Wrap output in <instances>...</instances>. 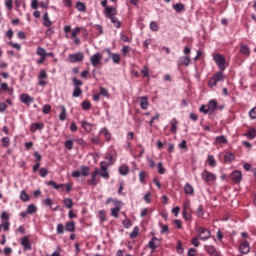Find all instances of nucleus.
<instances>
[{
  "mask_svg": "<svg viewBox=\"0 0 256 256\" xmlns=\"http://www.w3.org/2000/svg\"><path fill=\"white\" fill-rule=\"evenodd\" d=\"M176 251H177L178 255H183L185 250L183 249V246L181 245V241H178Z\"/></svg>",
  "mask_w": 256,
  "mask_h": 256,
  "instance_id": "57",
  "label": "nucleus"
},
{
  "mask_svg": "<svg viewBox=\"0 0 256 256\" xmlns=\"http://www.w3.org/2000/svg\"><path fill=\"white\" fill-rule=\"evenodd\" d=\"M20 243L26 251H31V242H29L28 236H24L23 238H21Z\"/></svg>",
  "mask_w": 256,
  "mask_h": 256,
  "instance_id": "18",
  "label": "nucleus"
},
{
  "mask_svg": "<svg viewBox=\"0 0 256 256\" xmlns=\"http://www.w3.org/2000/svg\"><path fill=\"white\" fill-rule=\"evenodd\" d=\"M65 230L69 233L75 232V221H70L66 223Z\"/></svg>",
  "mask_w": 256,
  "mask_h": 256,
  "instance_id": "29",
  "label": "nucleus"
},
{
  "mask_svg": "<svg viewBox=\"0 0 256 256\" xmlns=\"http://www.w3.org/2000/svg\"><path fill=\"white\" fill-rule=\"evenodd\" d=\"M225 81V76L223 75V71H219L216 74H214L208 81L209 87H217V83Z\"/></svg>",
  "mask_w": 256,
  "mask_h": 256,
  "instance_id": "1",
  "label": "nucleus"
},
{
  "mask_svg": "<svg viewBox=\"0 0 256 256\" xmlns=\"http://www.w3.org/2000/svg\"><path fill=\"white\" fill-rule=\"evenodd\" d=\"M38 78L39 80L47 79V72L45 70H41Z\"/></svg>",
  "mask_w": 256,
  "mask_h": 256,
  "instance_id": "63",
  "label": "nucleus"
},
{
  "mask_svg": "<svg viewBox=\"0 0 256 256\" xmlns=\"http://www.w3.org/2000/svg\"><path fill=\"white\" fill-rule=\"evenodd\" d=\"M110 21H111L112 25H114V27H116V29L121 28V21H119V18H117L116 16L110 18Z\"/></svg>",
  "mask_w": 256,
  "mask_h": 256,
  "instance_id": "36",
  "label": "nucleus"
},
{
  "mask_svg": "<svg viewBox=\"0 0 256 256\" xmlns=\"http://www.w3.org/2000/svg\"><path fill=\"white\" fill-rule=\"evenodd\" d=\"M118 171L120 175H123L125 177L126 175H129V166L122 165L119 167Z\"/></svg>",
  "mask_w": 256,
  "mask_h": 256,
  "instance_id": "32",
  "label": "nucleus"
},
{
  "mask_svg": "<svg viewBox=\"0 0 256 256\" xmlns=\"http://www.w3.org/2000/svg\"><path fill=\"white\" fill-rule=\"evenodd\" d=\"M159 175H165V168L163 167V162L157 164Z\"/></svg>",
  "mask_w": 256,
  "mask_h": 256,
  "instance_id": "51",
  "label": "nucleus"
},
{
  "mask_svg": "<svg viewBox=\"0 0 256 256\" xmlns=\"http://www.w3.org/2000/svg\"><path fill=\"white\" fill-rule=\"evenodd\" d=\"M139 235V228L137 226H135L133 228V231L130 233V239H136V237H138Z\"/></svg>",
  "mask_w": 256,
  "mask_h": 256,
  "instance_id": "47",
  "label": "nucleus"
},
{
  "mask_svg": "<svg viewBox=\"0 0 256 256\" xmlns=\"http://www.w3.org/2000/svg\"><path fill=\"white\" fill-rule=\"evenodd\" d=\"M244 137H247V139H255L256 137V129L252 128L247 133L244 134Z\"/></svg>",
  "mask_w": 256,
  "mask_h": 256,
  "instance_id": "31",
  "label": "nucleus"
},
{
  "mask_svg": "<svg viewBox=\"0 0 256 256\" xmlns=\"http://www.w3.org/2000/svg\"><path fill=\"white\" fill-rule=\"evenodd\" d=\"M122 203L123 202H121V200H114L115 207L111 209V216L115 217V219L119 217V211H121Z\"/></svg>",
  "mask_w": 256,
  "mask_h": 256,
  "instance_id": "8",
  "label": "nucleus"
},
{
  "mask_svg": "<svg viewBox=\"0 0 256 256\" xmlns=\"http://www.w3.org/2000/svg\"><path fill=\"white\" fill-rule=\"evenodd\" d=\"M20 199H21V201H24V203H27L28 201H30L31 196H29V194H27V191L22 190L20 193Z\"/></svg>",
  "mask_w": 256,
  "mask_h": 256,
  "instance_id": "33",
  "label": "nucleus"
},
{
  "mask_svg": "<svg viewBox=\"0 0 256 256\" xmlns=\"http://www.w3.org/2000/svg\"><path fill=\"white\" fill-rule=\"evenodd\" d=\"M196 215H198L199 217H203V215H205V212L203 211V205H199L197 210H196Z\"/></svg>",
  "mask_w": 256,
  "mask_h": 256,
  "instance_id": "56",
  "label": "nucleus"
},
{
  "mask_svg": "<svg viewBox=\"0 0 256 256\" xmlns=\"http://www.w3.org/2000/svg\"><path fill=\"white\" fill-rule=\"evenodd\" d=\"M102 163H104V165H106L107 167L113 165V163H115V160L113 159V154L106 155L105 161H102Z\"/></svg>",
  "mask_w": 256,
  "mask_h": 256,
  "instance_id": "22",
  "label": "nucleus"
},
{
  "mask_svg": "<svg viewBox=\"0 0 256 256\" xmlns=\"http://www.w3.org/2000/svg\"><path fill=\"white\" fill-rule=\"evenodd\" d=\"M239 251L242 255H247L251 251V246H249V241H243L239 246Z\"/></svg>",
  "mask_w": 256,
  "mask_h": 256,
  "instance_id": "11",
  "label": "nucleus"
},
{
  "mask_svg": "<svg viewBox=\"0 0 256 256\" xmlns=\"http://www.w3.org/2000/svg\"><path fill=\"white\" fill-rule=\"evenodd\" d=\"M36 53L40 57H47V51H45V48L43 47H38Z\"/></svg>",
  "mask_w": 256,
  "mask_h": 256,
  "instance_id": "44",
  "label": "nucleus"
},
{
  "mask_svg": "<svg viewBox=\"0 0 256 256\" xmlns=\"http://www.w3.org/2000/svg\"><path fill=\"white\" fill-rule=\"evenodd\" d=\"M100 95L109 99V90H107L105 87H100Z\"/></svg>",
  "mask_w": 256,
  "mask_h": 256,
  "instance_id": "50",
  "label": "nucleus"
},
{
  "mask_svg": "<svg viewBox=\"0 0 256 256\" xmlns=\"http://www.w3.org/2000/svg\"><path fill=\"white\" fill-rule=\"evenodd\" d=\"M201 177L205 181V183H211L217 179V175H215L214 173H211L207 170H204L201 173Z\"/></svg>",
  "mask_w": 256,
  "mask_h": 256,
  "instance_id": "5",
  "label": "nucleus"
},
{
  "mask_svg": "<svg viewBox=\"0 0 256 256\" xmlns=\"http://www.w3.org/2000/svg\"><path fill=\"white\" fill-rule=\"evenodd\" d=\"M99 175V169H95L94 172L91 173V179L87 180V185H90V187H97V184L99 181L97 180V176Z\"/></svg>",
  "mask_w": 256,
  "mask_h": 256,
  "instance_id": "9",
  "label": "nucleus"
},
{
  "mask_svg": "<svg viewBox=\"0 0 256 256\" xmlns=\"http://www.w3.org/2000/svg\"><path fill=\"white\" fill-rule=\"evenodd\" d=\"M72 81H73L74 87H81V85H83V82L75 77L72 79Z\"/></svg>",
  "mask_w": 256,
  "mask_h": 256,
  "instance_id": "60",
  "label": "nucleus"
},
{
  "mask_svg": "<svg viewBox=\"0 0 256 256\" xmlns=\"http://www.w3.org/2000/svg\"><path fill=\"white\" fill-rule=\"evenodd\" d=\"M217 105V100L215 99H212L208 102L207 109L210 115H212V113H215V111L217 110Z\"/></svg>",
  "mask_w": 256,
  "mask_h": 256,
  "instance_id": "17",
  "label": "nucleus"
},
{
  "mask_svg": "<svg viewBox=\"0 0 256 256\" xmlns=\"http://www.w3.org/2000/svg\"><path fill=\"white\" fill-rule=\"evenodd\" d=\"M216 65L218 66V68L220 69V71H225L226 66H225V57H223V55L221 54H216L213 57Z\"/></svg>",
  "mask_w": 256,
  "mask_h": 256,
  "instance_id": "4",
  "label": "nucleus"
},
{
  "mask_svg": "<svg viewBox=\"0 0 256 256\" xmlns=\"http://www.w3.org/2000/svg\"><path fill=\"white\" fill-rule=\"evenodd\" d=\"M82 128L86 133H91L93 131V124L87 122V121H82Z\"/></svg>",
  "mask_w": 256,
  "mask_h": 256,
  "instance_id": "23",
  "label": "nucleus"
},
{
  "mask_svg": "<svg viewBox=\"0 0 256 256\" xmlns=\"http://www.w3.org/2000/svg\"><path fill=\"white\" fill-rule=\"evenodd\" d=\"M89 173H91V168L89 166H81L80 170H75L71 173V176L74 177V179H77L79 177H89Z\"/></svg>",
  "mask_w": 256,
  "mask_h": 256,
  "instance_id": "2",
  "label": "nucleus"
},
{
  "mask_svg": "<svg viewBox=\"0 0 256 256\" xmlns=\"http://www.w3.org/2000/svg\"><path fill=\"white\" fill-rule=\"evenodd\" d=\"M208 163L210 167H215V165H217V162L215 161V158L213 156H208Z\"/></svg>",
  "mask_w": 256,
  "mask_h": 256,
  "instance_id": "59",
  "label": "nucleus"
},
{
  "mask_svg": "<svg viewBox=\"0 0 256 256\" xmlns=\"http://www.w3.org/2000/svg\"><path fill=\"white\" fill-rule=\"evenodd\" d=\"M208 255L210 256H219V252H217V249L213 246H209L207 249H206Z\"/></svg>",
  "mask_w": 256,
  "mask_h": 256,
  "instance_id": "34",
  "label": "nucleus"
},
{
  "mask_svg": "<svg viewBox=\"0 0 256 256\" xmlns=\"http://www.w3.org/2000/svg\"><path fill=\"white\" fill-rule=\"evenodd\" d=\"M64 146L66 149H68V151H71L73 149V140H67L64 143Z\"/></svg>",
  "mask_w": 256,
  "mask_h": 256,
  "instance_id": "55",
  "label": "nucleus"
},
{
  "mask_svg": "<svg viewBox=\"0 0 256 256\" xmlns=\"http://www.w3.org/2000/svg\"><path fill=\"white\" fill-rule=\"evenodd\" d=\"M59 119L60 121H65V119H67V109L65 108V106H61V113L59 115Z\"/></svg>",
  "mask_w": 256,
  "mask_h": 256,
  "instance_id": "38",
  "label": "nucleus"
},
{
  "mask_svg": "<svg viewBox=\"0 0 256 256\" xmlns=\"http://www.w3.org/2000/svg\"><path fill=\"white\" fill-rule=\"evenodd\" d=\"M101 59H103V55H101L99 52H96L94 55H92L90 58L92 67H99V65H101Z\"/></svg>",
  "mask_w": 256,
  "mask_h": 256,
  "instance_id": "7",
  "label": "nucleus"
},
{
  "mask_svg": "<svg viewBox=\"0 0 256 256\" xmlns=\"http://www.w3.org/2000/svg\"><path fill=\"white\" fill-rule=\"evenodd\" d=\"M44 127H45V124H43V122L32 123L30 125V131L31 133H36V131H43Z\"/></svg>",
  "mask_w": 256,
  "mask_h": 256,
  "instance_id": "16",
  "label": "nucleus"
},
{
  "mask_svg": "<svg viewBox=\"0 0 256 256\" xmlns=\"http://www.w3.org/2000/svg\"><path fill=\"white\" fill-rule=\"evenodd\" d=\"M122 225H123V227H125V229H129V228H131L133 223L131 222V220L125 219L122 221Z\"/></svg>",
  "mask_w": 256,
  "mask_h": 256,
  "instance_id": "52",
  "label": "nucleus"
},
{
  "mask_svg": "<svg viewBox=\"0 0 256 256\" xmlns=\"http://www.w3.org/2000/svg\"><path fill=\"white\" fill-rule=\"evenodd\" d=\"M179 122L177 121V119L173 118L171 121H170V125H171V133H176L177 132V124Z\"/></svg>",
  "mask_w": 256,
  "mask_h": 256,
  "instance_id": "37",
  "label": "nucleus"
},
{
  "mask_svg": "<svg viewBox=\"0 0 256 256\" xmlns=\"http://www.w3.org/2000/svg\"><path fill=\"white\" fill-rule=\"evenodd\" d=\"M101 169L98 170V175L102 176L103 179H109V172H107V169L109 166L105 165V162H101Z\"/></svg>",
  "mask_w": 256,
  "mask_h": 256,
  "instance_id": "13",
  "label": "nucleus"
},
{
  "mask_svg": "<svg viewBox=\"0 0 256 256\" xmlns=\"http://www.w3.org/2000/svg\"><path fill=\"white\" fill-rule=\"evenodd\" d=\"M42 111H43L44 115H49V113H51V105L45 104L43 106V110Z\"/></svg>",
  "mask_w": 256,
  "mask_h": 256,
  "instance_id": "58",
  "label": "nucleus"
},
{
  "mask_svg": "<svg viewBox=\"0 0 256 256\" xmlns=\"http://www.w3.org/2000/svg\"><path fill=\"white\" fill-rule=\"evenodd\" d=\"M43 25L44 27H51V25H53V23L51 22V20L49 19V13L45 12L43 15Z\"/></svg>",
  "mask_w": 256,
  "mask_h": 256,
  "instance_id": "28",
  "label": "nucleus"
},
{
  "mask_svg": "<svg viewBox=\"0 0 256 256\" xmlns=\"http://www.w3.org/2000/svg\"><path fill=\"white\" fill-rule=\"evenodd\" d=\"M216 143H219L220 145H225L227 143V138L224 135L217 136L215 138Z\"/></svg>",
  "mask_w": 256,
  "mask_h": 256,
  "instance_id": "40",
  "label": "nucleus"
},
{
  "mask_svg": "<svg viewBox=\"0 0 256 256\" xmlns=\"http://www.w3.org/2000/svg\"><path fill=\"white\" fill-rule=\"evenodd\" d=\"M249 117L250 119H256V106L250 110Z\"/></svg>",
  "mask_w": 256,
  "mask_h": 256,
  "instance_id": "61",
  "label": "nucleus"
},
{
  "mask_svg": "<svg viewBox=\"0 0 256 256\" xmlns=\"http://www.w3.org/2000/svg\"><path fill=\"white\" fill-rule=\"evenodd\" d=\"M197 233L201 241H207V239H211V231L207 228L200 227L197 229Z\"/></svg>",
  "mask_w": 256,
  "mask_h": 256,
  "instance_id": "3",
  "label": "nucleus"
},
{
  "mask_svg": "<svg viewBox=\"0 0 256 256\" xmlns=\"http://www.w3.org/2000/svg\"><path fill=\"white\" fill-rule=\"evenodd\" d=\"M100 135H104L106 141H111V132H109L107 127H104L100 130Z\"/></svg>",
  "mask_w": 256,
  "mask_h": 256,
  "instance_id": "26",
  "label": "nucleus"
},
{
  "mask_svg": "<svg viewBox=\"0 0 256 256\" xmlns=\"http://www.w3.org/2000/svg\"><path fill=\"white\" fill-rule=\"evenodd\" d=\"M159 245H161V240H159L157 237H153L148 243V247L151 249L152 253H154L155 249H157Z\"/></svg>",
  "mask_w": 256,
  "mask_h": 256,
  "instance_id": "12",
  "label": "nucleus"
},
{
  "mask_svg": "<svg viewBox=\"0 0 256 256\" xmlns=\"http://www.w3.org/2000/svg\"><path fill=\"white\" fill-rule=\"evenodd\" d=\"M98 217L100 219V223H105V221H107V215L105 213V210H100L98 213Z\"/></svg>",
  "mask_w": 256,
  "mask_h": 256,
  "instance_id": "41",
  "label": "nucleus"
},
{
  "mask_svg": "<svg viewBox=\"0 0 256 256\" xmlns=\"http://www.w3.org/2000/svg\"><path fill=\"white\" fill-rule=\"evenodd\" d=\"M184 193H186V195H193V193H195V190L193 189V186H191V184L186 183L184 186Z\"/></svg>",
  "mask_w": 256,
  "mask_h": 256,
  "instance_id": "30",
  "label": "nucleus"
},
{
  "mask_svg": "<svg viewBox=\"0 0 256 256\" xmlns=\"http://www.w3.org/2000/svg\"><path fill=\"white\" fill-rule=\"evenodd\" d=\"M106 51H107V53H108L109 55H111L113 63H116V64H117V63H119V62L121 61V56H120L119 54H117V53H111V50H110V49H107Z\"/></svg>",
  "mask_w": 256,
  "mask_h": 256,
  "instance_id": "25",
  "label": "nucleus"
},
{
  "mask_svg": "<svg viewBox=\"0 0 256 256\" xmlns=\"http://www.w3.org/2000/svg\"><path fill=\"white\" fill-rule=\"evenodd\" d=\"M181 65L189 67L191 65V58H189V56L182 57V60L178 62V67H181Z\"/></svg>",
  "mask_w": 256,
  "mask_h": 256,
  "instance_id": "20",
  "label": "nucleus"
},
{
  "mask_svg": "<svg viewBox=\"0 0 256 256\" xmlns=\"http://www.w3.org/2000/svg\"><path fill=\"white\" fill-rule=\"evenodd\" d=\"M146 177H147V172L141 171V172L139 173V181H140V183H142L143 185H145V183H146V181H145Z\"/></svg>",
  "mask_w": 256,
  "mask_h": 256,
  "instance_id": "45",
  "label": "nucleus"
},
{
  "mask_svg": "<svg viewBox=\"0 0 256 256\" xmlns=\"http://www.w3.org/2000/svg\"><path fill=\"white\" fill-rule=\"evenodd\" d=\"M56 231L58 235H63V233H65V226H63V224H58Z\"/></svg>",
  "mask_w": 256,
  "mask_h": 256,
  "instance_id": "53",
  "label": "nucleus"
},
{
  "mask_svg": "<svg viewBox=\"0 0 256 256\" xmlns=\"http://www.w3.org/2000/svg\"><path fill=\"white\" fill-rule=\"evenodd\" d=\"M172 9H174L176 13H183V11H185V5L183 3H176L172 6Z\"/></svg>",
  "mask_w": 256,
  "mask_h": 256,
  "instance_id": "24",
  "label": "nucleus"
},
{
  "mask_svg": "<svg viewBox=\"0 0 256 256\" xmlns=\"http://www.w3.org/2000/svg\"><path fill=\"white\" fill-rule=\"evenodd\" d=\"M240 51L243 53V55H250L251 54V50L249 49V46L243 44L240 47Z\"/></svg>",
  "mask_w": 256,
  "mask_h": 256,
  "instance_id": "43",
  "label": "nucleus"
},
{
  "mask_svg": "<svg viewBox=\"0 0 256 256\" xmlns=\"http://www.w3.org/2000/svg\"><path fill=\"white\" fill-rule=\"evenodd\" d=\"M83 95V90H81V87H75L72 93L73 97H81Z\"/></svg>",
  "mask_w": 256,
  "mask_h": 256,
  "instance_id": "42",
  "label": "nucleus"
},
{
  "mask_svg": "<svg viewBox=\"0 0 256 256\" xmlns=\"http://www.w3.org/2000/svg\"><path fill=\"white\" fill-rule=\"evenodd\" d=\"M224 161L225 163H233V161H235V154L229 151L226 152V154L224 155Z\"/></svg>",
  "mask_w": 256,
  "mask_h": 256,
  "instance_id": "21",
  "label": "nucleus"
},
{
  "mask_svg": "<svg viewBox=\"0 0 256 256\" xmlns=\"http://www.w3.org/2000/svg\"><path fill=\"white\" fill-rule=\"evenodd\" d=\"M11 143L9 137L2 138V144L4 147H9V144Z\"/></svg>",
  "mask_w": 256,
  "mask_h": 256,
  "instance_id": "62",
  "label": "nucleus"
},
{
  "mask_svg": "<svg viewBox=\"0 0 256 256\" xmlns=\"http://www.w3.org/2000/svg\"><path fill=\"white\" fill-rule=\"evenodd\" d=\"M149 107V98L147 96L140 97V108L144 111Z\"/></svg>",
  "mask_w": 256,
  "mask_h": 256,
  "instance_id": "19",
  "label": "nucleus"
},
{
  "mask_svg": "<svg viewBox=\"0 0 256 256\" xmlns=\"http://www.w3.org/2000/svg\"><path fill=\"white\" fill-rule=\"evenodd\" d=\"M76 9H77L78 11L83 12V11H86V10H87V6H85V3H83V2H77V3H76Z\"/></svg>",
  "mask_w": 256,
  "mask_h": 256,
  "instance_id": "46",
  "label": "nucleus"
},
{
  "mask_svg": "<svg viewBox=\"0 0 256 256\" xmlns=\"http://www.w3.org/2000/svg\"><path fill=\"white\" fill-rule=\"evenodd\" d=\"M38 171L40 177L42 178H45L47 175H49V170L47 168H40Z\"/></svg>",
  "mask_w": 256,
  "mask_h": 256,
  "instance_id": "48",
  "label": "nucleus"
},
{
  "mask_svg": "<svg viewBox=\"0 0 256 256\" xmlns=\"http://www.w3.org/2000/svg\"><path fill=\"white\" fill-rule=\"evenodd\" d=\"M20 101H21V103H24V105H31V103H33V101H35V99L33 97L29 96V94L23 93L20 95Z\"/></svg>",
  "mask_w": 256,
  "mask_h": 256,
  "instance_id": "14",
  "label": "nucleus"
},
{
  "mask_svg": "<svg viewBox=\"0 0 256 256\" xmlns=\"http://www.w3.org/2000/svg\"><path fill=\"white\" fill-rule=\"evenodd\" d=\"M150 29L151 31H154V32L159 31V25H157V22L155 21L150 22Z\"/></svg>",
  "mask_w": 256,
  "mask_h": 256,
  "instance_id": "54",
  "label": "nucleus"
},
{
  "mask_svg": "<svg viewBox=\"0 0 256 256\" xmlns=\"http://www.w3.org/2000/svg\"><path fill=\"white\" fill-rule=\"evenodd\" d=\"M47 185H49L50 187H53V189H56V190L62 189V191H63V188L65 187V184H57V182L53 180H50L47 183Z\"/></svg>",
  "mask_w": 256,
  "mask_h": 256,
  "instance_id": "27",
  "label": "nucleus"
},
{
  "mask_svg": "<svg viewBox=\"0 0 256 256\" xmlns=\"http://www.w3.org/2000/svg\"><path fill=\"white\" fill-rule=\"evenodd\" d=\"M104 15L106 17V19H112L113 17H115V15H117V8L110 6V7H106L105 11H104Z\"/></svg>",
  "mask_w": 256,
  "mask_h": 256,
  "instance_id": "10",
  "label": "nucleus"
},
{
  "mask_svg": "<svg viewBox=\"0 0 256 256\" xmlns=\"http://www.w3.org/2000/svg\"><path fill=\"white\" fill-rule=\"evenodd\" d=\"M68 59L70 63H81L83 59H85V56L82 54V52H77L75 54H69Z\"/></svg>",
  "mask_w": 256,
  "mask_h": 256,
  "instance_id": "6",
  "label": "nucleus"
},
{
  "mask_svg": "<svg viewBox=\"0 0 256 256\" xmlns=\"http://www.w3.org/2000/svg\"><path fill=\"white\" fill-rule=\"evenodd\" d=\"M197 249H195V248H190L189 250H188V256H196L197 254Z\"/></svg>",
  "mask_w": 256,
  "mask_h": 256,
  "instance_id": "64",
  "label": "nucleus"
},
{
  "mask_svg": "<svg viewBox=\"0 0 256 256\" xmlns=\"http://www.w3.org/2000/svg\"><path fill=\"white\" fill-rule=\"evenodd\" d=\"M63 203H64V206L66 207V209H73V199L64 198Z\"/></svg>",
  "mask_w": 256,
  "mask_h": 256,
  "instance_id": "35",
  "label": "nucleus"
},
{
  "mask_svg": "<svg viewBox=\"0 0 256 256\" xmlns=\"http://www.w3.org/2000/svg\"><path fill=\"white\" fill-rule=\"evenodd\" d=\"M81 106L84 111H89V109H91V102L83 101Z\"/></svg>",
  "mask_w": 256,
  "mask_h": 256,
  "instance_id": "49",
  "label": "nucleus"
},
{
  "mask_svg": "<svg viewBox=\"0 0 256 256\" xmlns=\"http://www.w3.org/2000/svg\"><path fill=\"white\" fill-rule=\"evenodd\" d=\"M27 213L28 215H33L34 213H37V206H35V204L28 205Z\"/></svg>",
  "mask_w": 256,
  "mask_h": 256,
  "instance_id": "39",
  "label": "nucleus"
},
{
  "mask_svg": "<svg viewBox=\"0 0 256 256\" xmlns=\"http://www.w3.org/2000/svg\"><path fill=\"white\" fill-rule=\"evenodd\" d=\"M230 177L234 183L238 184L241 183L243 175L241 174V171L235 170L230 174Z\"/></svg>",
  "mask_w": 256,
  "mask_h": 256,
  "instance_id": "15",
  "label": "nucleus"
}]
</instances>
